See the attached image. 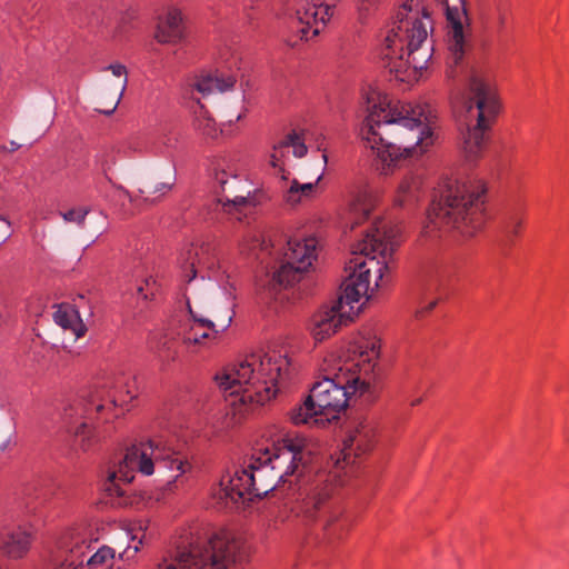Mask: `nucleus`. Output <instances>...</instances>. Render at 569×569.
Instances as JSON below:
<instances>
[{
	"label": "nucleus",
	"instance_id": "6ab92c4d",
	"mask_svg": "<svg viewBox=\"0 0 569 569\" xmlns=\"http://www.w3.org/2000/svg\"><path fill=\"white\" fill-rule=\"evenodd\" d=\"M106 69L111 71L112 76L120 79V81L114 83L112 90H107L106 92H102L101 99L103 101H101L100 104L103 107L96 108V110L106 116H110L116 111L127 89L128 71L126 66L118 62L109 64Z\"/></svg>",
	"mask_w": 569,
	"mask_h": 569
},
{
	"label": "nucleus",
	"instance_id": "f8f14e48",
	"mask_svg": "<svg viewBox=\"0 0 569 569\" xmlns=\"http://www.w3.org/2000/svg\"><path fill=\"white\" fill-rule=\"evenodd\" d=\"M333 491V483L326 471L318 472L303 488L305 498L301 511L310 520L319 521L328 536H337V527L333 523L340 517V512L331 511L328 498ZM341 538V535H338Z\"/></svg>",
	"mask_w": 569,
	"mask_h": 569
},
{
	"label": "nucleus",
	"instance_id": "20e7f679",
	"mask_svg": "<svg viewBox=\"0 0 569 569\" xmlns=\"http://www.w3.org/2000/svg\"><path fill=\"white\" fill-rule=\"evenodd\" d=\"M431 28L422 0L402 1L381 50L383 67L396 80L407 83L419 80L432 57L433 47L428 39Z\"/></svg>",
	"mask_w": 569,
	"mask_h": 569
},
{
	"label": "nucleus",
	"instance_id": "0eeeda50",
	"mask_svg": "<svg viewBox=\"0 0 569 569\" xmlns=\"http://www.w3.org/2000/svg\"><path fill=\"white\" fill-rule=\"evenodd\" d=\"M248 358L228 366L214 380L230 396H238L242 405H264L278 391V386L290 376L289 358Z\"/></svg>",
	"mask_w": 569,
	"mask_h": 569
},
{
	"label": "nucleus",
	"instance_id": "37998d69",
	"mask_svg": "<svg viewBox=\"0 0 569 569\" xmlns=\"http://www.w3.org/2000/svg\"><path fill=\"white\" fill-rule=\"evenodd\" d=\"M209 338V333L207 332H203L201 333L199 337L198 335L194 332V333H190L187 338L188 341H193L194 343H200L201 340L203 339H208Z\"/></svg>",
	"mask_w": 569,
	"mask_h": 569
},
{
	"label": "nucleus",
	"instance_id": "09e8293b",
	"mask_svg": "<svg viewBox=\"0 0 569 569\" xmlns=\"http://www.w3.org/2000/svg\"><path fill=\"white\" fill-rule=\"evenodd\" d=\"M61 216L66 221H71V210H67L66 212L61 213Z\"/></svg>",
	"mask_w": 569,
	"mask_h": 569
},
{
	"label": "nucleus",
	"instance_id": "2f4dec72",
	"mask_svg": "<svg viewBox=\"0 0 569 569\" xmlns=\"http://www.w3.org/2000/svg\"><path fill=\"white\" fill-rule=\"evenodd\" d=\"M279 147H292L293 154L297 158H302L307 153V146L296 132L289 133L283 141L279 143Z\"/></svg>",
	"mask_w": 569,
	"mask_h": 569
},
{
	"label": "nucleus",
	"instance_id": "6e6d98bb",
	"mask_svg": "<svg viewBox=\"0 0 569 569\" xmlns=\"http://www.w3.org/2000/svg\"><path fill=\"white\" fill-rule=\"evenodd\" d=\"M242 118V113H239L237 117H236V120H240Z\"/></svg>",
	"mask_w": 569,
	"mask_h": 569
},
{
	"label": "nucleus",
	"instance_id": "864d4df0",
	"mask_svg": "<svg viewBox=\"0 0 569 569\" xmlns=\"http://www.w3.org/2000/svg\"><path fill=\"white\" fill-rule=\"evenodd\" d=\"M0 220L4 221L8 224V227H10V222L3 216H0Z\"/></svg>",
	"mask_w": 569,
	"mask_h": 569
},
{
	"label": "nucleus",
	"instance_id": "4d7b16f0",
	"mask_svg": "<svg viewBox=\"0 0 569 569\" xmlns=\"http://www.w3.org/2000/svg\"><path fill=\"white\" fill-rule=\"evenodd\" d=\"M368 367H373L375 365L371 363L370 359H368V362H367Z\"/></svg>",
	"mask_w": 569,
	"mask_h": 569
},
{
	"label": "nucleus",
	"instance_id": "ddd939ff",
	"mask_svg": "<svg viewBox=\"0 0 569 569\" xmlns=\"http://www.w3.org/2000/svg\"><path fill=\"white\" fill-rule=\"evenodd\" d=\"M283 13L299 27L301 39L318 36L333 14V3L327 0H280Z\"/></svg>",
	"mask_w": 569,
	"mask_h": 569
},
{
	"label": "nucleus",
	"instance_id": "a211bd4d",
	"mask_svg": "<svg viewBox=\"0 0 569 569\" xmlns=\"http://www.w3.org/2000/svg\"><path fill=\"white\" fill-rule=\"evenodd\" d=\"M104 217L96 209L79 207L73 209V238L78 244L87 248L102 232Z\"/></svg>",
	"mask_w": 569,
	"mask_h": 569
},
{
	"label": "nucleus",
	"instance_id": "4be33fe9",
	"mask_svg": "<svg viewBox=\"0 0 569 569\" xmlns=\"http://www.w3.org/2000/svg\"><path fill=\"white\" fill-rule=\"evenodd\" d=\"M386 349L381 339L371 329L361 331L351 342L349 352L352 356H369L370 353L379 356Z\"/></svg>",
	"mask_w": 569,
	"mask_h": 569
},
{
	"label": "nucleus",
	"instance_id": "c85d7f7f",
	"mask_svg": "<svg viewBox=\"0 0 569 569\" xmlns=\"http://www.w3.org/2000/svg\"><path fill=\"white\" fill-rule=\"evenodd\" d=\"M194 127L202 134L216 138L218 137V129L214 120L210 117L209 112L204 109L203 104L197 102V109H194Z\"/></svg>",
	"mask_w": 569,
	"mask_h": 569
},
{
	"label": "nucleus",
	"instance_id": "f257e3e1",
	"mask_svg": "<svg viewBox=\"0 0 569 569\" xmlns=\"http://www.w3.org/2000/svg\"><path fill=\"white\" fill-rule=\"evenodd\" d=\"M365 238L352 249L353 258L348 262L349 272L343 292L329 309H322L312 318L311 333L316 341H322L342 326L352 321L361 309L355 305L361 298L368 300L379 287L383 272L389 269L392 253L398 244L397 231L380 221L363 231Z\"/></svg>",
	"mask_w": 569,
	"mask_h": 569
},
{
	"label": "nucleus",
	"instance_id": "393cba45",
	"mask_svg": "<svg viewBox=\"0 0 569 569\" xmlns=\"http://www.w3.org/2000/svg\"><path fill=\"white\" fill-rule=\"evenodd\" d=\"M236 79L232 76L224 77L223 74L214 73L200 78L194 87L202 96L213 92H224L233 88Z\"/></svg>",
	"mask_w": 569,
	"mask_h": 569
},
{
	"label": "nucleus",
	"instance_id": "4c0bfd02",
	"mask_svg": "<svg viewBox=\"0 0 569 569\" xmlns=\"http://www.w3.org/2000/svg\"><path fill=\"white\" fill-rule=\"evenodd\" d=\"M377 3L378 0H355L358 19L365 22L377 7Z\"/></svg>",
	"mask_w": 569,
	"mask_h": 569
},
{
	"label": "nucleus",
	"instance_id": "e433bc0d",
	"mask_svg": "<svg viewBox=\"0 0 569 569\" xmlns=\"http://www.w3.org/2000/svg\"><path fill=\"white\" fill-rule=\"evenodd\" d=\"M147 522L146 521H138L131 526L129 529V535L131 536L132 541H138L134 546H129L128 549H133L134 552L139 551L140 545L146 539V531H147Z\"/></svg>",
	"mask_w": 569,
	"mask_h": 569
},
{
	"label": "nucleus",
	"instance_id": "13d9d810",
	"mask_svg": "<svg viewBox=\"0 0 569 569\" xmlns=\"http://www.w3.org/2000/svg\"><path fill=\"white\" fill-rule=\"evenodd\" d=\"M220 182H221L222 188L224 189V184H226L227 182H226V181H223V180H221Z\"/></svg>",
	"mask_w": 569,
	"mask_h": 569
},
{
	"label": "nucleus",
	"instance_id": "c03bdc74",
	"mask_svg": "<svg viewBox=\"0 0 569 569\" xmlns=\"http://www.w3.org/2000/svg\"><path fill=\"white\" fill-rule=\"evenodd\" d=\"M11 437L7 435L0 440V453H2L10 445Z\"/></svg>",
	"mask_w": 569,
	"mask_h": 569
},
{
	"label": "nucleus",
	"instance_id": "aec40b11",
	"mask_svg": "<svg viewBox=\"0 0 569 569\" xmlns=\"http://www.w3.org/2000/svg\"><path fill=\"white\" fill-rule=\"evenodd\" d=\"M33 532L18 527L17 530L7 533L3 539L1 550L11 559H20L27 555L30 548Z\"/></svg>",
	"mask_w": 569,
	"mask_h": 569
},
{
	"label": "nucleus",
	"instance_id": "473e14b6",
	"mask_svg": "<svg viewBox=\"0 0 569 569\" xmlns=\"http://www.w3.org/2000/svg\"><path fill=\"white\" fill-rule=\"evenodd\" d=\"M523 224V219L516 213H510L503 224V233L508 240L518 237Z\"/></svg>",
	"mask_w": 569,
	"mask_h": 569
},
{
	"label": "nucleus",
	"instance_id": "58836bf2",
	"mask_svg": "<svg viewBox=\"0 0 569 569\" xmlns=\"http://www.w3.org/2000/svg\"><path fill=\"white\" fill-rule=\"evenodd\" d=\"M284 353L283 356H288L289 351L284 349L283 345L277 341L269 342L267 347L261 351V356H269L270 353Z\"/></svg>",
	"mask_w": 569,
	"mask_h": 569
},
{
	"label": "nucleus",
	"instance_id": "3c124183",
	"mask_svg": "<svg viewBox=\"0 0 569 569\" xmlns=\"http://www.w3.org/2000/svg\"><path fill=\"white\" fill-rule=\"evenodd\" d=\"M10 146V151H16L20 148V144L16 143L14 141H11Z\"/></svg>",
	"mask_w": 569,
	"mask_h": 569
},
{
	"label": "nucleus",
	"instance_id": "f03ea898",
	"mask_svg": "<svg viewBox=\"0 0 569 569\" xmlns=\"http://www.w3.org/2000/svg\"><path fill=\"white\" fill-rule=\"evenodd\" d=\"M365 99L368 116L361 134L383 164L382 173L400 157L421 154L433 143L436 117L429 104L408 102L392 108L376 91L367 92Z\"/></svg>",
	"mask_w": 569,
	"mask_h": 569
},
{
	"label": "nucleus",
	"instance_id": "72a5a7b5",
	"mask_svg": "<svg viewBox=\"0 0 569 569\" xmlns=\"http://www.w3.org/2000/svg\"><path fill=\"white\" fill-rule=\"evenodd\" d=\"M114 551L108 546H103L99 548L92 556H90L87 561L86 566L89 568H94L97 566H101L106 563L108 560L113 559Z\"/></svg>",
	"mask_w": 569,
	"mask_h": 569
},
{
	"label": "nucleus",
	"instance_id": "dca6fc26",
	"mask_svg": "<svg viewBox=\"0 0 569 569\" xmlns=\"http://www.w3.org/2000/svg\"><path fill=\"white\" fill-rule=\"evenodd\" d=\"M373 440L375 428L371 423L361 421L353 426L343 441L342 450L333 461V471L329 472L330 481L333 483L340 470L355 462V458L368 452L373 446Z\"/></svg>",
	"mask_w": 569,
	"mask_h": 569
},
{
	"label": "nucleus",
	"instance_id": "f704fd0d",
	"mask_svg": "<svg viewBox=\"0 0 569 569\" xmlns=\"http://www.w3.org/2000/svg\"><path fill=\"white\" fill-rule=\"evenodd\" d=\"M56 311L52 315L53 321L62 329H71V315L68 303L56 305Z\"/></svg>",
	"mask_w": 569,
	"mask_h": 569
},
{
	"label": "nucleus",
	"instance_id": "de8ad7c7",
	"mask_svg": "<svg viewBox=\"0 0 569 569\" xmlns=\"http://www.w3.org/2000/svg\"><path fill=\"white\" fill-rule=\"evenodd\" d=\"M270 164H271L273 168H277V167H278V159H277L276 154H271V157H270Z\"/></svg>",
	"mask_w": 569,
	"mask_h": 569
},
{
	"label": "nucleus",
	"instance_id": "79ce46f5",
	"mask_svg": "<svg viewBox=\"0 0 569 569\" xmlns=\"http://www.w3.org/2000/svg\"><path fill=\"white\" fill-rule=\"evenodd\" d=\"M154 284H156V280H154V279H152V277L147 278V279L144 280V286H139V287H138V292H139V293H141V295H143V298H144V299H147L149 295H148V293H143V292H144V290H148V291H149V290H151V288H152Z\"/></svg>",
	"mask_w": 569,
	"mask_h": 569
},
{
	"label": "nucleus",
	"instance_id": "9d476101",
	"mask_svg": "<svg viewBox=\"0 0 569 569\" xmlns=\"http://www.w3.org/2000/svg\"><path fill=\"white\" fill-rule=\"evenodd\" d=\"M242 560L236 541L213 537L204 542L179 548L171 560H164L158 569H232Z\"/></svg>",
	"mask_w": 569,
	"mask_h": 569
},
{
	"label": "nucleus",
	"instance_id": "b1692460",
	"mask_svg": "<svg viewBox=\"0 0 569 569\" xmlns=\"http://www.w3.org/2000/svg\"><path fill=\"white\" fill-rule=\"evenodd\" d=\"M422 179L417 173L406 176L399 183L396 196V204L405 207L412 203L419 197Z\"/></svg>",
	"mask_w": 569,
	"mask_h": 569
},
{
	"label": "nucleus",
	"instance_id": "603ef678",
	"mask_svg": "<svg viewBox=\"0 0 569 569\" xmlns=\"http://www.w3.org/2000/svg\"><path fill=\"white\" fill-rule=\"evenodd\" d=\"M421 402V399H416L411 402V406H417Z\"/></svg>",
	"mask_w": 569,
	"mask_h": 569
},
{
	"label": "nucleus",
	"instance_id": "4468645a",
	"mask_svg": "<svg viewBox=\"0 0 569 569\" xmlns=\"http://www.w3.org/2000/svg\"><path fill=\"white\" fill-rule=\"evenodd\" d=\"M188 310L199 327L214 333L224 331L233 318L231 292L203 295L196 300L194 306L188 302Z\"/></svg>",
	"mask_w": 569,
	"mask_h": 569
},
{
	"label": "nucleus",
	"instance_id": "7c9ffc66",
	"mask_svg": "<svg viewBox=\"0 0 569 569\" xmlns=\"http://www.w3.org/2000/svg\"><path fill=\"white\" fill-rule=\"evenodd\" d=\"M224 212L234 216L238 220H241V214L246 208L249 207L250 200L247 196H234L229 197L228 194L219 198Z\"/></svg>",
	"mask_w": 569,
	"mask_h": 569
},
{
	"label": "nucleus",
	"instance_id": "8fccbe9b",
	"mask_svg": "<svg viewBox=\"0 0 569 569\" xmlns=\"http://www.w3.org/2000/svg\"><path fill=\"white\" fill-rule=\"evenodd\" d=\"M438 286H439L438 280H431V282L429 283L428 290H432V289L437 288Z\"/></svg>",
	"mask_w": 569,
	"mask_h": 569
},
{
	"label": "nucleus",
	"instance_id": "bb28decb",
	"mask_svg": "<svg viewBox=\"0 0 569 569\" xmlns=\"http://www.w3.org/2000/svg\"><path fill=\"white\" fill-rule=\"evenodd\" d=\"M184 256V263L187 267L186 278L190 282L197 276V266H209V247H190Z\"/></svg>",
	"mask_w": 569,
	"mask_h": 569
},
{
	"label": "nucleus",
	"instance_id": "ea45409f",
	"mask_svg": "<svg viewBox=\"0 0 569 569\" xmlns=\"http://www.w3.org/2000/svg\"><path fill=\"white\" fill-rule=\"evenodd\" d=\"M246 242L248 243L249 250H254L257 248L263 249V247H264V240L261 238V236L258 232L249 233L248 238L246 239Z\"/></svg>",
	"mask_w": 569,
	"mask_h": 569
},
{
	"label": "nucleus",
	"instance_id": "5701e85b",
	"mask_svg": "<svg viewBox=\"0 0 569 569\" xmlns=\"http://www.w3.org/2000/svg\"><path fill=\"white\" fill-rule=\"evenodd\" d=\"M375 207V200L367 190L356 192L350 200V229L367 219Z\"/></svg>",
	"mask_w": 569,
	"mask_h": 569
},
{
	"label": "nucleus",
	"instance_id": "5fc2aeb1",
	"mask_svg": "<svg viewBox=\"0 0 569 569\" xmlns=\"http://www.w3.org/2000/svg\"><path fill=\"white\" fill-rule=\"evenodd\" d=\"M322 159H323L325 163H327L328 158H327L326 153L322 154Z\"/></svg>",
	"mask_w": 569,
	"mask_h": 569
},
{
	"label": "nucleus",
	"instance_id": "cd10ccee",
	"mask_svg": "<svg viewBox=\"0 0 569 569\" xmlns=\"http://www.w3.org/2000/svg\"><path fill=\"white\" fill-rule=\"evenodd\" d=\"M176 174L174 172L166 180H159L154 177H149L140 182L139 192L141 194L152 196L159 194L163 196L169 192L174 186Z\"/></svg>",
	"mask_w": 569,
	"mask_h": 569
},
{
	"label": "nucleus",
	"instance_id": "a18cd8bd",
	"mask_svg": "<svg viewBox=\"0 0 569 569\" xmlns=\"http://www.w3.org/2000/svg\"><path fill=\"white\" fill-rule=\"evenodd\" d=\"M436 305H437V299H433V300L429 301L426 306L421 307L419 312L430 311L435 308Z\"/></svg>",
	"mask_w": 569,
	"mask_h": 569
},
{
	"label": "nucleus",
	"instance_id": "1a4fd4ad",
	"mask_svg": "<svg viewBox=\"0 0 569 569\" xmlns=\"http://www.w3.org/2000/svg\"><path fill=\"white\" fill-rule=\"evenodd\" d=\"M499 110L492 87L479 74L469 80V96L460 110L461 144L465 158L472 162L478 160L486 146V132L490 129Z\"/></svg>",
	"mask_w": 569,
	"mask_h": 569
},
{
	"label": "nucleus",
	"instance_id": "c9c22d12",
	"mask_svg": "<svg viewBox=\"0 0 569 569\" xmlns=\"http://www.w3.org/2000/svg\"><path fill=\"white\" fill-rule=\"evenodd\" d=\"M92 312L89 310L86 318H82L78 309L73 306V335L76 338H81L88 330Z\"/></svg>",
	"mask_w": 569,
	"mask_h": 569
},
{
	"label": "nucleus",
	"instance_id": "f3484780",
	"mask_svg": "<svg viewBox=\"0 0 569 569\" xmlns=\"http://www.w3.org/2000/svg\"><path fill=\"white\" fill-rule=\"evenodd\" d=\"M446 9L448 21V61L457 66L465 54L463 22L467 20L466 0H439Z\"/></svg>",
	"mask_w": 569,
	"mask_h": 569
},
{
	"label": "nucleus",
	"instance_id": "423d86ee",
	"mask_svg": "<svg viewBox=\"0 0 569 569\" xmlns=\"http://www.w3.org/2000/svg\"><path fill=\"white\" fill-rule=\"evenodd\" d=\"M485 183L480 180L447 179L438 188L427 213L423 232L432 237L437 230H457L475 234L483 223Z\"/></svg>",
	"mask_w": 569,
	"mask_h": 569
},
{
	"label": "nucleus",
	"instance_id": "a878e982",
	"mask_svg": "<svg viewBox=\"0 0 569 569\" xmlns=\"http://www.w3.org/2000/svg\"><path fill=\"white\" fill-rule=\"evenodd\" d=\"M321 176L318 177L316 182L300 183L297 179H292L288 182V186L283 187V200L287 204L295 207L302 201V199L311 196L316 186L320 181Z\"/></svg>",
	"mask_w": 569,
	"mask_h": 569
},
{
	"label": "nucleus",
	"instance_id": "bf43d9fd",
	"mask_svg": "<svg viewBox=\"0 0 569 569\" xmlns=\"http://www.w3.org/2000/svg\"><path fill=\"white\" fill-rule=\"evenodd\" d=\"M280 299H288V296L283 295V296L280 297Z\"/></svg>",
	"mask_w": 569,
	"mask_h": 569
},
{
	"label": "nucleus",
	"instance_id": "6e6552de",
	"mask_svg": "<svg viewBox=\"0 0 569 569\" xmlns=\"http://www.w3.org/2000/svg\"><path fill=\"white\" fill-rule=\"evenodd\" d=\"M154 463L162 465L170 470H177L183 475L191 470L187 457L169 439L150 440L147 445L132 446L127 449L123 458L116 468L109 472L104 489L109 496L119 498L120 506H133L137 502L136 496L121 487L134 478V472L150 476L153 473Z\"/></svg>",
	"mask_w": 569,
	"mask_h": 569
},
{
	"label": "nucleus",
	"instance_id": "a19ab883",
	"mask_svg": "<svg viewBox=\"0 0 569 569\" xmlns=\"http://www.w3.org/2000/svg\"><path fill=\"white\" fill-rule=\"evenodd\" d=\"M136 10L130 9L120 19L119 26L117 28V33L122 34L126 32V24L136 18Z\"/></svg>",
	"mask_w": 569,
	"mask_h": 569
},
{
	"label": "nucleus",
	"instance_id": "052dcab7",
	"mask_svg": "<svg viewBox=\"0 0 569 569\" xmlns=\"http://www.w3.org/2000/svg\"><path fill=\"white\" fill-rule=\"evenodd\" d=\"M282 180L287 181L288 178L284 174H282Z\"/></svg>",
	"mask_w": 569,
	"mask_h": 569
},
{
	"label": "nucleus",
	"instance_id": "49530a36",
	"mask_svg": "<svg viewBox=\"0 0 569 569\" xmlns=\"http://www.w3.org/2000/svg\"><path fill=\"white\" fill-rule=\"evenodd\" d=\"M84 565V559L82 558V556L80 557H77L74 558L73 557V569H79V568H82Z\"/></svg>",
	"mask_w": 569,
	"mask_h": 569
},
{
	"label": "nucleus",
	"instance_id": "39448f33",
	"mask_svg": "<svg viewBox=\"0 0 569 569\" xmlns=\"http://www.w3.org/2000/svg\"><path fill=\"white\" fill-rule=\"evenodd\" d=\"M345 365H335L333 372L316 382L306 400L291 410L290 419L295 425L325 426L338 419L353 400L369 405L377 399L378 391L371 377L356 375Z\"/></svg>",
	"mask_w": 569,
	"mask_h": 569
},
{
	"label": "nucleus",
	"instance_id": "7ed1b4c3",
	"mask_svg": "<svg viewBox=\"0 0 569 569\" xmlns=\"http://www.w3.org/2000/svg\"><path fill=\"white\" fill-rule=\"evenodd\" d=\"M312 443L302 436L288 435L281 442L252 455L232 475L222 478L221 487L233 502L247 496L262 498L274 490L280 482L292 483L291 477L303 476L312 462Z\"/></svg>",
	"mask_w": 569,
	"mask_h": 569
},
{
	"label": "nucleus",
	"instance_id": "2eb2a0df",
	"mask_svg": "<svg viewBox=\"0 0 569 569\" xmlns=\"http://www.w3.org/2000/svg\"><path fill=\"white\" fill-rule=\"evenodd\" d=\"M104 410L102 391L98 389H84L73 405V411L84 420L73 431V442L77 450L83 453L90 451L98 442V435L92 420Z\"/></svg>",
	"mask_w": 569,
	"mask_h": 569
},
{
	"label": "nucleus",
	"instance_id": "c756f323",
	"mask_svg": "<svg viewBox=\"0 0 569 569\" xmlns=\"http://www.w3.org/2000/svg\"><path fill=\"white\" fill-rule=\"evenodd\" d=\"M134 386H136V381L132 380L131 382H127L124 388L121 391H119L117 393H112V395L110 392H107L103 387L94 386V387H89L88 389H98V390L102 391L104 405L108 402V403L112 405L113 407H118V406H123L124 403H127L128 402L127 398H128V400H133L137 397V393L133 390Z\"/></svg>",
	"mask_w": 569,
	"mask_h": 569
},
{
	"label": "nucleus",
	"instance_id": "412c9836",
	"mask_svg": "<svg viewBox=\"0 0 569 569\" xmlns=\"http://www.w3.org/2000/svg\"><path fill=\"white\" fill-rule=\"evenodd\" d=\"M183 37V24L181 12L170 9L164 20L158 24L156 39L161 43H174Z\"/></svg>",
	"mask_w": 569,
	"mask_h": 569
},
{
	"label": "nucleus",
	"instance_id": "9b49d317",
	"mask_svg": "<svg viewBox=\"0 0 569 569\" xmlns=\"http://www.w3.org/2000/svg\"><path fill=\"white\" fill-rule=\"evenodd\" d=\"M316 251L317 240L315 238L290 239L282 259L268 274L263 292L270 298L278 299L277 295L280 290L288 289L302 279L317 257Z\"/></svg>",
	"mask_w": 569,
	"mask_h": 569
}]
</instances>
